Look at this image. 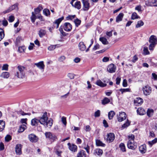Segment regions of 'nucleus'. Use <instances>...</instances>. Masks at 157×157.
I'll return each mask as SVG.
<instances>
[{"label": "nucleus", "instance_id": "15", "mask_svg": "<svg viewBox=\"0 0 157 157\" xmlns=\"http://www.w3.org/2000/svg\"><path fill=\"white\" fill-rule=\"evenodd\" d=\"M22 145L21 144H17L15 147V151L16 154L18 155L21 154V148Z\"/></svg>", "mask_w": 157, "mask_h": 157}, {"label": "nucleus", "instance_id": "3", "mask_svg": "<svg viewBox=\"0 0 157 157\" xmlns=\"http://www.w3.org/2000/svg\"><path fill=\"white\" fill-rule=\"evenodd\" d=\"M39 122L42 125H44L46 121L48 120V117L47 115V113L44 112L41 113L40 116L38 117Z\"/></svg>", "mask_w": 157, "mask_h": 157}, {"label": "nucleus", "instance_id": "63", "mask_svg": "<svg viewBox=\"0 0 157 157\" xmlns=\"http://www.w3.org/2000/svg\"><path fill=\"white\" fill-rule=\"evenodd\" d=\"M65 59V57L64 56H62L59 57L58 59V60L59 62H62Z\"/></svg>", "mask_w": 157, "mask_h": 157}, {"label": "nucleus", "instance_id": "29", "mask_svg": "<svg viewBox=\"0 0 157 157\" xmlns=\"http://www.w3.org/2000/svg\"><path fill=\"white\" fill-rule=\"evenodd\" d=\"M77 157H86L85 151L83 150H81L77 154Z\"/></svg>", "mask_w": 157, "mask_h": 157}, {"label": "nucleus", "instance_id": "60", "mask_svg": "<svg viewBox=\"0 0 157 157\" xmlns=\"http://www.w3.org/2000/svg\"><path fill=\"white\" fill-rule=\"evenodd\" d=\"M11 139V137L10 135H7L5 137V140L7 142L9 141Z\"/></svg>", "mask_w": 157, "mask_h": 157}, {"label": "nucleus", "instance_id": "48", "mask_svg": "<svg viewBox=\"0 0 157 157\" xmlns=\"http://www.w3.org/2000/svg\"><path fill=\"white\" fill-rule=\"evenodd\" d=\"M43 13L46 16H48L50 14L49 10L48 9H44L43 11Z\"/></svg>", "mask_w": 157, "mask_h": 157}, {"label": "nucleus", "instance_id": "44", "mask_svg": "<svg viewBox=\"0 0 157 157\" xmlns=\"http://www.w3.org/2000/svg\"><path fill=\"white\" fill-rule=\"evenodd\" d=\"M5 125V121H0V126L1 127V131H3L4 129Z\"/></svg>", "mask_w": 157, "mask_h": 157}, {"label": "nucleus", "instance_id": "55", "mask_svg": "<svg viewBox=\"0 0 157 157\" xmlns=\"http://www.w3.org/2000/svg\"><path fill=\"white\" fill-rule=\"evenodd\" d=\"M130 124V122L129 121L127 120V122L125 123L122 126V127L125 128L128 126Z\"/></svg>", "mask_w": 157, "mask_h": 157}, {"label": "nucleus", "instance_id": "50", "mask_svg": "<svg viewBox=\"0 0 157 157\" xmlns=\"http://www.w3.org/2000/svg\"><path fill=\"white\" fill-rule=\"evenodd\" d=\"M22 39L21 36H18L16 39V44L17 45L18 44L20 43L21 41H22Z\"/></svg>", "mask_w": 157, "mask_h": 157}, {"label": "nucleus", "instance_id": "19", "mask_svg": "<svg viewBox=\"0 0 157 157\" xmlns=\"http://www.w3.org/2000/svg\"><path fill=\"white\" fill-rule=\"evenodd\" d=\"M124 15V14L123 13H120L116 17V22L118 23L119 22L121 21L122 20Z\"/></svg>", "mask_w": 157, "mask_h": 157}, {"label": "nucleus", "instance_id": "47", "mask_svg": "<svg viewBox=\"0 0 157 157\" xmlns=\"http://www.w3.org/2000/svg\"><path fill=\"white\" fill-rule=\"evenodd\" d=\"M74 23L76 26L78 27L81 23V21L78 18L75 19L74 21Z\"/></svg>", "mask_w": 157, "mask_h": 157}, {"label": "nucleus", "instance_id": "20", "mask_svg": "<svg viewBox=\"0 0 157 157\" xmlns=\"http://www.w3.org/2000/svg\"><path fill=\"white\" fill-rule=\"evenodd\" d=\"M143 102V99L140 98H137L134 100L135 104L136 105H141Z\"/></svg>", "mask_w": 157, "mask_h": 157}, {"label": "nucleus", "instance_id": "18", "mask_svg": "<svg viewBox=\"0 0 157 157\" xmlns=\"http://www.w3.org/2000/svg\"><path fill=\"white\" fill-rule=\"evenodd\" d=\"M42 6L40 5L37 8L34 9V13L36 15H40V11L43 9Z\"/></svg>", "mask_w": 157, "mask_h": 157}, {"label": "nucleus", "instance_id": "21", "mask_svg": "<svg viewBox=\"0 0 157 157\" xmlns=\"http://www.w3.org/2000/svg\"><path fill=\"white\" fill-rule=\"evenodd\" d=\"M64 19V17H61L58 18L56 20V21L53 22L54 24H56V28L57 29L59 27V25L61 21Z\"/></svg>", "mask_w": 157, "mask_h": 157}, {"label": "nucleus", "instance_id": "5", "mask_svg": "<svg viewBox=\"0 0 157 157\" xmlns=\"http://www.w3.org/2000/svg\"><path fill=\"white\" fill-rule=\"evenodd\" d=\"M28 138L29 140L32 143H36L38 140L37 136L33 133L29 135Z\"/></svg>", "mask_w": 157, "mask_h": 157}, {"label": "nucleus", "instance_id": "25", "mask_svg": "<svg viewBox=\"0 0 157 157\" xmlns=\"http://www.w3.org/2000/svg\"><path fill=\"white\" fill-rule=\"evenodd\" d=\"M53 123V120L51 118L49 119L48 120L46 121V123L44 125H46L47 127L49 126L51 127Z\"/></svg>", "mask_w": 157, "mask_h": 157}, {"label": "nucleus", "instance_id": "33", "mask_svg": "<svg viewBox=\"0 0 157 157\" xmlns=\"http://www.w3.org/2000/svg\"><path fill=\"white\" fill-rule=\"evenodd\" d=\"M115 113L113 111H111L109 112L108 114V118L109 120H111L113 119V117L115 115Z\"/></svg>", "mask_w": 157, "mask_h": 157}, {"label": "nucleus", "instance_id": "61", "mask_svg": "<svg viewBox=\"0 0 157 157\" xmlns=\"http://www.w3.org/2000/svg\"><path fill=\"white\" fill-rule=\"evenodd\" d=\"M8 65L7 64H4L2 67V70L7 71L8 70Z\"/></svg>", "mask_w": 157, "mask_h": 157}, {"label": "nucleus", "instance_id": "43", "mask_svg": "<svg viewBox=\"0 0 157 157\" xmlns=\"http://www.w3.org/2000/svg\"><path fill=\"white\" fill-rule=\"evenodd\" d=\"M5 36L4 30L1 28H0V41Z\"/></svg>", "mask_w": 157, "mask_h": 157}, {"label": "nucleus", "instance_id": "57", "mask_svg": "<svg viewBox=\"0 0 157 157\" xmlns=\"http://www.w3.org/2000/svg\"><path fill=\"white\" fill-rule=\"evenodd\" d=\"M61 121L62 123L65 125H66L67 124L66 118V117H63L61 118Z\"/></svg>", "mask_w": 157, "mask_h": 157}, {"label": "nucleus", "instance_id": "12", "mask_svg": "<svg viewBox=\"0 0 157 157\" xmlns=\"http://www.w3.org/2000/svg\"><path fill=\"white\" fill-rule=\"evenodd\" d=\"M126 117V115L124 112H121L120 113L118 117H117V120L119 122H121L124 120Z\"/></svg>", "mask_w": 157, "mask_h": 157}, {"label": "nucleus", "instance_id": "56", "mask_svg": "<svg viewBox=\"0 0 157 157\" xmlns=\"http://www.w3.org/2000/svg\"><path fill=\"white\" fill-rule=\"evenodd\" d=\"M119 90L121 92L122 94L124 92H128L129 91V89L128 88L127 89H121Z\"/></svg>", "mask_w": 157, "mask_h": 157}, {"label": "nucleus", "instance_id": "51", "mask_svg": "<svg viewBox=\"0 0 157 157\" xmlns=\"http://www.w3.org/2000/svg\"><path fill=\"white\" fill-rule=\"evenodd\" d=\"M129 140L128 141H134L135 136L131 134L128 136Z\"/></svg>", "mask_w": 157, "mask_h": 157}, {"label": "nucleus", "instance_id": "30", "mask_svg": "<svg viewBox=\"0 0 157 157\" xmlns=\"http://www.w3.org/2000/svg\"><path fill=\"white\" fill-rule=\"evenodd\" d=\"M74 7L78 10L80 9L81 7L80 2L79 1L76 2L74 5Z\"/></svg>", "mask_w": 157, "mask_h": 157}, {"label": "nucleus", "instance_id": "38", "mask_svg": "<svg viewBox=\"0 0 157 157\" xmlns=\"http://www.w3.org/2000/svg\"><path fill=\"white\" fill-rule=\"evenodd\" d=\"M96 144L98 146H101L104 147L105 146V144L103 143L100 140H97L96 141Z\"/></svg>", "mask_w": 157, "mask_h": 157}, {"label": "nucleus", "instance_id": "22", "mask_svg": "<svg viewBox=\"0 0 157 157\" xmlns=\"http://www.w3.org/2000/svg\"><path fill=\"white\" fill-rule=\"evenodd\" d=\"M140 151L142 153H144L146 151V147L145 144L140 146L139 147Z\"/></svg>", "mask_w": 157, "mask_h": 157}, {"label": "nucleus", "instance_id": "34", "mask_svg": "<svg viewBox=\"0 0 157 157\" xmlns=\"http://www.w3.org/2000/svg\"><path fill=\"white\" fill-rule=\"evenodd\" d=\"M110 99L108 98L105 97L102 100L101 103L103 105H105L108 103L110 102Z\"/></svg>", "mask_w": 157, "mask_h": 157}, {"label": "nucleus", "instance_id": "17", "mask_svg": "<svg viewBox=\"0 0 157 157\" xmlns=\"http://www.w3.org/2000/svg\"><path fill=\"white\" fill-rule=\"evenodd\" d=\"M136 111L137 114L140 115H144L146 113L144 109L141 107L138 108Z\"/></svg>", "mask_w": 157, "mask_h": 157}, {"label": "nucleus", "instance_id": "58", "mask_svg": "<svg viewBox=\"0 0 157 157\" xmlns=\"http://www.w3.org/2000/svg\"><path fill=\"white\" fill-rule=\"evenodd\" d=\"M14 17L13 16H10L9 17L8 20L10 22H12L14 20Z\"/></svg>", "mask_w": 157, "mask_h": 157}, {"label": "nucleus", "instance_id": "36", "mask_svg": "<svg viewBox=\"0 0 157 157\" xmlns=\"http://www.w3.org/2000/svg\"><path fill=\"white\" fill-rule=\"evenodd\" d=\"M26 128V126L25 124L21 125L19 128L18 132H23Z\"/></svg>", "mask_w": 157, "mask_h": 157}, {"label": "nucleus", "instance_id": "7", "mask_svg": "<svg viewBox=\"0 0 157 157\" xmlns=\"http://www.w3.org/2000/svg\"><path fill=\"white\" fill-rule=\"evenodd\" d=\"M88 1L89 0H82L83 5V10L84 11H87L90 8V3Z\"/></svg>", "mask_w": 157, "mask_h": 157}, {"label": "nucleus", "instance_id": "54", "mask_svg": "<svg viewBox=\"0 0 157 157\" xmlns=\"http://www.w3.org/2000/svg\"><path fill=\"white\" fill-rule=\"evenodd\" d=\"M144 52L145 55H148L149 54V52L148 51L147 47H145L144 48Z\"/></svg>", "mask_w": 157, "mask_h": 157}, {"label": "nucleus", "instance_id": "40", "mask_svg": "<svg viewBox=\"0 0 157 157\" xmlns=\"http://www.w3.org/2000/svg\"><path fill=\"white\" fill-rule=\"evenodd\" d=\"M157 142V138H155L154 140L148 142V144L150 147H151L153 144L156 143Z\"/></svg>", "mask_w": 157, "mask_h": 157}, {"label": "nucleus", "instance_id": "24", "mask_svg": "<svg viewBox=\"0 0 157 157\" xmlns=\"http://www.w3.org/2000/svg\"><path fill=\"white\" fill-rule=\"evenodd\" d=\"M38 122H39V121L38 118L37 119L35 118L31 120V124L33 126H37Z\"/></svg>", "mask_w": 157, "mask_h": 157}, {"label": "nucleus", "instance_id": "41", "mask_svg": "<svg viewBox=\"0 0 157 157\" xmlns=\"http://www.w3.org/2000/svg\"><path fill=\"white\" fill-rule=\"evenodd\" d=\"M18 114H21L22 115H30L31 113H26L22 110H19L16 111Z\"/></svg>", "mask_w": 157, "mask_h": 157}, {"label": "nucleus", "instance_id": "13", "mask_svg": "<svg viewBox=\"0 0 157 157\" xmlns=\"http://www.w3.org/2000/svg\"><path fill=\"white\" fill-rule=\"evenodd\" d=\"M72 25L68 22H66L64 24L63 29L66 31L69 32L72 29Z\"/></svg>", "mask_w": 157, "mask_h": 157}, {"label": "nucleus", "instance_id": "27", "mask_svg": "<svg viewBox=\"0 0 157 157\" xmlns=\"http://www.w3.org/2000/svg\"><path fill=\"white\" fill-rule=\"evenodd\" d=\"M46 31L43 29H40L39 32V35L40 37H42L45 35L46 34Z\"/></svg>", "mask_w": 157, "mask_h": 157}, {"label": "nucleus", "instance_id": "37", "mask_svg": "<svg viewBox=\"0 0 157 157\" xmlns=\"http://www.w3.org/2000/svg\"><path fill=\"white\" fill-rule=\"evenodd\" d=\"M154 113V110L151 109H148L147 112V114L148 116L150 117L152 116Z\"/></svg>", "mask_w": 157, "mask_h": 157}, {"label": "nucleus", "instance_id": "28", "mask_svg": "<svg viewBox=\"0 0 157 157\" xmlns=\"http://www.w3.org/2000/svg\"><path fill=\"white\" fill-rule=\"evenodd\" d=\"M37 18V15H36L34 12H33L32 13V16L30 17L31 21L33 23H34L35 21V20L36 18Z\"/></svg>", "mask_w": 157, "mask_h": 157}, {"label": "nucleus", "instance_id": "4", "mask_svg": "<svg viewBox=\"0 0 157 157\" xmlns=\"http://www.w3.org/2000/svg\"><path fill=\"white\" fill-rule=\"evenodd\" d=\"M45 135L47 138L48 139L52 142H53L56 139H57V137L55 135H52V133L50 132H46L45 133Z\"/></svg>", "mask_w": 157, "mask_h": 157}, {"label": "nucleus", "instance_id": "46", "mask_svg": "<svg viewBox=\"0 0 157 157\" xmlns=\"http://www.w3.org/2000/svg\"><path fill=\"white\" fill-rule=\"evenodd\" d=\"M144 25V23L141 21H138L137 24L136 25V27L138 28L143 26Z\"/></svg>", "mask_w": 157, "mask_h": 157}, {"label": "nucleus", "instance_id": "62", "mask_svg": "<svg viewBox=\"0 0 157 157\" xmlns=\"http://www.w3.org/2000/svg\"><path fill=\"white\" fill-rule=\"evenodd\" d=\"M122 85L124 87H125L127 86L128 85L127 82V81L126 79H124L123 80Z\"/></svg>", "mask_w": 157, "mask_h": 157}, {"label": "nucleus", "instance_id": "16", "mask_svg": "<svg viewBox=\"0 0 157 157\" xmlns=\"http://www.w3.org/2000/svg\"><path fill=\"white\" fill-rule=\"evenodd\" d=\"M17 7V4H14L12 5V6L10 7L8 9L6 10L3 11V13H6L10 12L11 11L15 9Z\"/></svg>", "mask_w": 157, "mask_h": 157}, {"label": "nucleus", "instance_id": "39", "mask_svg": "<svg viewBox=\"0 0 157 157\" xmlns=\"http://www.w3.org/2000/svg\"><path fill=\"white\" fill-rule=\"evenodd\" d=\"M96 155H101L103 153L102 150L100 149H96L95 151Z\"/></svg>", "mask_w": 157, "mask_h": 157}, {"label": "nucleus", "instance_id": "64", "mask_svg": "<svg viewBox=\"0 0 157 157\" xmlns=\"http://www.w3.org/2000/svg\"><path fill=\"white\" fill-rule=\"evenodd\" d=\"M2 25L4 26H6L8 25V22L7 20L6 19H4L3 20H2Z\"/></svg>", "mask_w": 157, "mask_h": 157}, {"label": "nucleus", "instance_id": "23", "mask_svg": "<svg viewBox=\"0 0 157 157\" xmlns=\"http://www.w3.org/2000/svg\"><path fill=\"white\" fill-rule=\"evenodd\" d=\"M98 86H100L101 87H103L106 86L107 84L106 83H103L100 80H98L96 83Z\"/></svg>", "mask_w": 157, "mask_h": 157}, {"label": "nucleus", "instance_id": "11", "mask_svg": "<svg viewBox=\"0 0 157 157\" xmlns=\"http://www.w3.org/2000/svg\"><path fill=\"white\" fill-rule=\"evenodd\" d=\"M106 136L107 141L109 143L113 142L115 138V135L113 133H110L108 134Z\"/></svg>", "mask_w": 157, "mask_h": 157}, {"label": "nucleus", "instance_id": "10", "mask_svg": "<svg viewBox=\"0 0 157 157\" xmlns=\"http://www.w3.org/2000/svg\"><path fill=\"white\" fill-rule=\"evenodd\" d=\"M116 67L114 64H111L108 65L107 71L110 73H114L116 70Z\"/></svg>", "mask_w": 157, "mask_h": 157}, {"label": "nucleus", "instance_id": "35", "mask_svg": "<svg viewBox=\"0 0 157 157\" xmlns=\"http://www.w3.org/2000/svg\"><path fill=\"white\" fill-rule=\"evenodd\" d=\"M148 2L149 6H157L155 3L156 1L155 0H149Z\"/></svg>", "mask_w": 157, "mask_h": 157}, {"label": "nucleus", "instance_id": "42", "mask_svg": "<svg viewBox=\"0 0 157 157\" xmlns=\"http://www.w3.org/2000/svg\"><path fill=\"white\" fill-rule=\"evenodd\" d=\"M140 17L137 15V13L134 12L132 14V17H131V19L132 20H134L135 19L140 18Z\"/></svg>", "mask_w": 157, "mask_h": 157}, {"label": "nucleus", "instance_id": "49", "mask_svg": "<svg viewBox=\"0 0 157 157\" xmlns=\"http://www.w3.org/2000/svg\"><path fill=\"white\" fill-rule=\"evenodd\" d=\"M57 45H51L48 48V49L49 51L53 50L56 48Z\"/></svg>", "mask_w": 157, "mask_h": 157}, {"label": "nucleus", "instance_id": "59", "mask_svg": "<svg viewBox=\"0 0 157 157\" xmlns=\"http://www.w3.org/2000/svg\"><path fill=\"white\" fill-rule=\"evenodd\" d=\"M100 111L99 110H98L97 111H96L94 113V116L95 117H98L100 116Z\"/></svg>", "mask_w": 157, "mask_h": 157}, {"label": "nucleus", "instance_id": "53", "mask_svg": "<svg viewBox=\"0 0 157 157\" xmlns=\"http://www.w3.org/2000/svg\"><path fill=\"white\" fill-rule=\"evenodd\" d=\"M75 17V15H68L66 17V19L67 20H72L73 19H74Z\"/></svg>", "mask_w": 157, "mask_h": 157}, {"label": "nucleus", "instance_id": "1", "mask_svg": "<svg viewBox=\"0 0 157 157\" xmlns=\"http://www.w3.org/2000/svg\"><path fill=\"white\" fill-rule=\"evenodd\" d=\"M17 71L15 74V76H17L19 78H23L25 76V67L19 65L17 67Z\"/></svg>", "mask_w": 157, "mask_h": 157}, {"label": "nucleus", "instance_id": "26", "mask_svg": "<svg viewBox=\"0 0 157 157\" xmlns=\"http://www.w3.org/2000/svg\"><path fill=\"white\" fill-rule=\"evenodd\" d=\"M78 47L79 49L82 51H84L86 48V47L82 42H81L79 43Z\"/></svg>", "mask_w": 157, "mask_h": 157}, {"label": "nucleus", "instance_id": "14", "mask_svg": "<svg viewBox=\"0 0 157 157\" xmlns=\"http://www.w3.org/2000/svg\"><path fill=\"white\" fill-rule=\"evenodd\" d=\"M34 65L36 66V67L39 69L42 70V72L44 71L45 65L44 64L43 61H40L38 63H35Z\"/></svg>", "mask_w": 157, "mask_h": 157}, {"label": "nucleus", "instance_id": "8", "mask_svg": "<svg viewBox=\"0 0 157 157\" xmlns=\"http://www.w3.org/2000/svg\"><path fill=\"white\" fill-rule=\"evenodd\" d=\"M144 94L145 95H148L151 92V88L148 86H145L143 88Z\"/></svg>", "mask_w": 157, "mask_h": 157}, {"label": "nucleus", "instance_id": "32", "mask_svg": "<svg viewBox=\"0 0 157 157\" xmlns=\"http://www.w3.org/2000/svg\"><path fill=\"white\" fill-rule=\"evenodd\" d=\"M0 76L4 78H8L10 76L9 73L7 72H3L1 74Z\"/></svg>", "mask_w": 157, "mask_h": 157}, {"label": "nucleus", "instance_id": "45", "mask_svg": "<svg viewBox=\"0 0 157 157\" xmlns=\"http://www.w3.org/2000/svg\"><path fill=\"white\" fill-rule=\"evenodd\" d=\"M119 147L121 150L123 152L126 151L125 147L124 144L123 143H121L120 144Z\"/></svg>", "mask_w": 157, "mask_h": 157}, {"label": "nucleus", "instance_id": "9", "mask_svg": "<svg viewBox=\"0 0 157 157\" xmlns=\"http://www.w3.org/2000/svg\"><path fill=\"white\" fill-rule=\"evenodd\" d=\"M69 149L73 152H75L77 151V146L74 144H71L70 143L67 144Z\"/></svg>", "mask_w": 157, "mask_h": 157}, {"label": "nucleus", "instance_id": "2", "mask_svg": "<svg viewBox=\"0 0 157 157\" xmlns=\"http://www.w3.org/2000/svg\"><path fill=\"white\" fill-rule=\"evenodd\" d=\"M157 39L156 36L151 35L149 38V42L150 44L149 48L150 50H153L156 44Z\"/></svg>", "mask_w": 157, "mask_h": 157}, {"label": "nucleus", "instance_id": "31", "mask_svg": "<svg viewBox=\"0 0 157 157\" xmlns=\"http://www.w3.org/2000/svg\"><path fill=\"white\" fill-rule=\"evenodd\" d=\"M99 40L104 44L105 45L109 44V42L106 38L104 37H101L100 38Z\"/></svg>", "mask_w": 157, "mask_h": 157}, {"label": "nucleus", "instance_id": "6", "mask_svg": "<svg viewBox=\"0 0 157 157\" xmlns=\"http://www.w3.org/2000/svg\"><path fill=\"white\" fill-rule=\"evenodd\" d=\"M127 145L128 148L132 150H135L137 147L136 144L134 141H128Z\"/></svg>", "mask_w": 157, "mask_h": 157}, {"label": "nucleus", "instance_id": "52", "mask_svg": "<svg viewBox=\"0 0 157 157\" xmlns=\"http://www.w3.org/2000/svg\"><path fill=\"white\" fill-rule=\"evenodd\" d=\"M25 48L24 46H21L18 48V51L20 52H24Z\"/></svg>", "mask_w": 157, "mask_h": 157}]
</instances>
